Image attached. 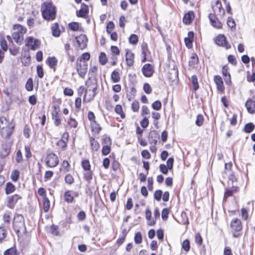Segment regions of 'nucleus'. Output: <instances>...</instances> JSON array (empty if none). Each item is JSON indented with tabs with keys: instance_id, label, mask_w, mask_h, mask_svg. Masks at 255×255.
I'll use <instances>...</instances> for the list:
<instances>
[{
	"instance_id": "f257e3e1",
	"label": "nucleus",
	"mask_w": 255,
	"mask_h": 255,
	"mask_svg": "<svg viewBox=\"0 0 255 255\" xmlns=\"http://www.w3.org/2000/svg\"><path fill=\"white\" fill-rule=\"evenodd\" d=\"M14 126L4 117H0V133L4 138H8L13 132Z\"/></svg>"
},
{
	"instance_id": "f03ea898",
	"label": "nucleus",
	"mask_w": 255,
	"mask_h": 255,
	"mask_svg": "<svg viewBox=\"0 0 255 255\" xmlns=\"http://www.w3.org/2000/svg\"><path fill=\"white\" fill-rule=\"evenodd\" d=\"M43 17L47 20H52L56 16V7L51 2H44L41 7Z\"/></svg>"
},
{
	"instance_id": "7ed1b4c3",
	"label": "nucleus",
	"mask_w": 255,
	"mask_h": 255,
	"mask_svg": "<svg viewBox=\"0 0 255 255\" xmlns=\"http://www.w3.org/2000/svg\"><path fill=\"white\" fill-rule=\"evenodd\" d=\"M76 68L79 75L81 77H84L88 70V63L87 61H83L81 59H77Z\"/></svg>"
},
{
	"instance_id": "20e7f679",
	"label": "nucleus",
	"mask_w": 255,
	"mask_h": 255,
	"mask_svg": "<svg viewBox=\"0 0 255 255\" xmlns=\"http://www.w3.org/2000/svg\"><path fill=\"white\" fill-rule=\"evenodd\" d=\"M0 64L2 62L4 53L7 50L8 45L3 36H0Z\"/></svg>"
},
{
	"instance_id": "39448f33",
	"label": "nucleus",
	"mask_w": 255,
	"mask_h": 255,
	"mask_svg": "<svg viewBox=\"0 0 255 255\" xmlns=\"http://www.w3.org/2000/svg\"><path fill=\"white\" fill-rule=\"evenodd\" d=\"M59 163L57 156L54 153L49 154L46 158V165L50 167L56 166Z\"/></svg>"
},
{
	"instance_id": "423d86ee",
	"label": "nucleus",
	"mask_w": 255,
	"mask_h": 255,
	"mask_svg": "<svg viewBox=\"0 0 255 255\" xmlns=\"http://www.w3.org/2000/svg\"><path fill=\"white\" fill-rule=\"evenodd\" d=\"M96 87H91L86 89L85 91L83 101L88 103L93 100L96 95Z\"/></svg>"
},
{
	"instance_id": "0eeeda50",
	"label": "nucleus",
	"mask_w": 255,
	"mask_h": 255,
	"mask_svg": "<svg viewBox=\"0 0 255 255\" xmlns=\"http://www.w3.org/2000/svg\"><path fill=\"white\" fill-rule=\"evenodd\" d=\"M215 42L218 45L225 47L227 49L231 48V45L227 42L226 37L223 34H219L217 37Z\"/></svg>"
},
{
	"instance_id": "6e6552de",
	"label": "nucleus",
	"mask_w": 255,
	"mask_h": 255,
	"mask_svg": "<svg viewBox=\"0 0 255 255\" xmlns=\"http://www.w3.org/2000/svg\"><path fill=\"white\" fill-rule=\"evenodd\" d=\"M142 72L145 77H150L154 72L153 67L150 64H146L143 66Z\"/></svg>"
},
{
	"instance_id": "1a4fd4ad",
	"label": "nucleus",
	"mask_w": 255,
	"mask_h": 255,
	"mask_svg": "<svg viewBox=\"0 0 255 255\" xmlns=\"http://www.w3.org/2000/svg\"><path fill=\"white\" fill-rule=\"evenodd\" d=\"M76 39L79 48L83 49L86 47L88 39L85 35L81 34L76 37Z\"/></svg>"
},
{
	"instance_id": "9d476101",
	"label": "nucleus",
	"mask_w": 255,
	"mask_h": 255,
	"mask_svg": "<svg viewBox=\"0 0 255 255\" xmlns=\"http://www.w3.org/2000/svg\"><path fill=\"white\" fill-rule=\"evenodd\" d=\"M54 110L52 113V119L54 121V124L56 126H59L61 124V116L59 114V111L57 110L55 106L54 107Z\"/></svg>"
},
{
	"instance_id": "9b49d317",
	"label": "nucleus",
	"mask_w": 255,
	"mask_h": 255,
	"mask_svg": "<svg viewBox=\"0 0 255 255\" xmlns=\"http://www.w3.org/2000/svg\"><path fill=\"white\" fill-rule=\"evenodd\" d=\"M27 31V29L23 26L17 24V43L23 39L22 36Z\"/></svg>"
},
{
	"instance_id": "f8f14e48",
	"label": "nucleus",
	"mask_w": 255,
	"mask_h": 255,
	"mask_svg": "<svg viewBox=\"0 0 255 255\" xmlns=\"http://www.w3.org/2000/svg\"><path fill=\"white\" fill-rule=\"evenodd\" d=\"M208 17L210 21L211 24L215 28H221L222 26V23L217 19L216 17L214 14H209Z\"/></svg>"
},
{
	"instance_id": "ddd939ff",
	"label": "nucleus",
	"mask_w": 255,
	"mask_h": 255,
	"mask_svg": "<svg viewBox=\"0 0 255 255\" xmlns=\"http://www.w3.org/2000/svg\"><path fill=\"white\" fill-rule=\"evenodd\" d=\"M230 226L233 230L237 232L241 231L242 229L241 222L238 218L233 219L231 222Z\"/></svg>"
},
{
	"instance_id": "4468645a",
	"label": "nucleus",
	"mask_w": 255,
	"mask_h": 255,
	"mask_svg": "<svg viewBox=\"0 0 255 255\" xmlns=\"http://www.w3.org/2000/svg\"><path fill=\"white\" fill-rule=\"evenodd\" d=\"M134 58V54L131 51L128 50L126 54V60L128 66L130 67L133 65Z\"/></svg>"
},
{
	"instance_id": "2eb2a0df",
	"label": "nucleus",
	"mask_w": 255,
	"mask_h": 255,
	"mask_svg": "<svg viewBox=\"0 0 255 255\" xmlns=\"http://www.w3.org/2000/svg\"><path fill=\"white\" fill-rule=\"evenodd\" d=\"M89 9L88 6L86 4L83 3L81 4V9L77 11V15L78 17H85L88 13Z\"/></svg>"
},
{
	"instance_id": "dca6fc26",
	"label": "nucleus",
	"mask_w": 255,
	"mask_h": 255,
	"mask_svg": "<svg viewBox=\"0 0 255 255\" xmlns=\"http://www.w3.org/2000/svg\"><path fill=\"white\" fill-rule=\"evenodd\" d=\"M38 41L34 39L32 37H28L26 40V45L32 50H35L38 47Z\"/></svg>"
},
{
	"instance_id": "f3484780",
	"label": "nucleus",
	"mask_w": 255,
	"mask_h": 255,
	"mask_svg": "<svg viewBox=\"0 0 255 255\" xmlns=\"http://www.w3.org/2000/svg\"><path fill=\"white\" fill-rule=\"evenodd\" d=\"M18 221V224L17 225V227H18V229H17V234L20 231V230L25 231V224L23 216L21 215L17 214V222Z\"/></svg>"
},
{
	"instance_id": "a211bd4d",
	"label": "nucleus",
	"mask_w": 255,
	"mask_h": 255,
	"mask_svg": "<svg viewBox=\"0 0 255 255\" xmlns=\"http://www.w3.org/2000/svg\"><path fill=\"white\" fill-rule=\"evenodd\" d=\"M215 83L217 86V89L219 91H223L224 87L222 78L218 75L215 76L214 78Z\"/></svg>"
},
{
	"instance_id": "6ab92c4d",
	"label": "nucleus",
	"mask_w": 255,
	"mask_h": 255,
	"mask_svg": "<svg viewBox=\"0 0 255 255\" xmlns=\"http://www.w3.org/2000/svg\"><path fill=\"white\" fill-rule=\"evenodd\" d=\"M194 18V12L193 11H189L184 15L183 18V22L186 24H189L191 23Z\"/></svg>"
},
{
	"instance_id": "aec40b11",
	"label": "nucleus",
	"mask_w": 255,
	"mask_h": 255,
	"mask_svg": "<svg viewBox=\"0 0 255 255\" xmlns=\"http://www.w3.org/2000/svg\"><path fill=\"white\" fill-rule=\"evenodd\" d=\"M16 204V195L7 197L6 206L10 208L13 209Z\"/></svg>"
},
{
	"instance_id": "412c9836",
	"label": "nucleus",
	"mask_w": 255,
	"mask_h": 255,
	"mask_svg": "<svg viewBox=\"0 0 255 255\" xmlns=\"http://www.w3.org/2000/svg\"><path fill=\"white\" fill-rule=\"evenodd\" d=\"M245 106L250 113L253 114L255 112V102L253 100L251 99L248 100Z\"/></svg>"
},
{
	"instance_id": "4be33fe9",
	"label": "nucleus",
	"mask_w": 255,
	"mask_h": 255,
	"mask_svg": "<svg viewBox=\"0 0 255 255\" xmlns=\"http://www.w3.org/2000/svg\"><path fill=\"white\" fill-rule=\"evenodd\" d=\"M188 37L185 38L184 41L187 47L190 48L192 46V42L194 37L193 32L192 31H189L188 33Z\"/></svg>"
},
{
	"instance_id": "5701e85b",
	"label": "nucleus",
	"mask_w": 255,
	"mask_h": 255,
	"mask_svg": "<svg viewBox=\"0 0 255 255\" xmlns=\"http://www.w3.org/2000/svg\"><path fill=\"white\" fill-rule=\"evenodd\" d=\"M158 137V135L156 131L152 130L149 134V141L151 144H155L157 142V138Z\"/></svg>"
},
{
	"instance_id": "b1692460",
	"label": "nucleus",
	"mask_w": 255,
	"mask_h": 255,
	"mask_svg": "<svg viewBox=\"0 0 255 255\" xmlns=\"http://www.w3.org/2000/svg\"><path fill=\"white\" fill-rule=\"evenodd\" d=\"M46 63L50 68L53 69L54 71H55V66L57 64L58 60L55 57H49L47 59Z\"/></svg>"
},
{
	"instance_id": "393cba45",
	"label": "nucleus",
	"mask_w": 255,
	"mask_h": 255,
	"mask_svg": "<svg viewBox=\"0 0 255 255\" xmlns=\"http://www.w3.org/2000/svg\"><path fill=\"white\" fill-rule=\"evenodd\" d=\"M212 8L213 9V10L215 13L218 12L220 13L222 12V11H223V13H224V10L222 8L221 2L219 0L216 1L215 4L212 6Z\"/></svg>"
},
{
	"instance_id": "a878e982",
	"label": "nucleus",
	"mask_w": 255,
	"mask_h": 255,
	"mask_svg": "<svg viewBox=\"0 0 255 255\" xmlns=\"http://www.w3.org/2000/svg\"><path fill=\"white\" fill-rule=\"evenodd\" d=\"M111 80L114 83H118L121 80V77L119 72L115 70L111 74Z\"/></svg>"
},
{
	"instance_id": "bb28decb",
	"label": "nucleus",
	"mask_w": 255,
	"mask_h": 255,
	"mask_svg": "<svg viewBox=\"0 0 255 255\" xmlns=\"http://www.w3.org/2000/svg\"><path fill=\"white\" fill-rule=\"evenodd\" d=\"M90 144L93 151H97L100 147L99 142L93 137L90 138Z\"/></svg>"
},
{
	"instance_id": "cd10ccee",
	"label": "nucleus",
	"mask_w": 255,
	"mask_h": 255,
	"mask_svg": "<svg viewBox=\"0 0 255 255\" xmlns=\"http://www.w3.org/2000/svg\"><path fill=\"white\" fill-rule=\"evenodd\" d=\"M15 186L10 182H7L6 184L5 191L6 194L12 193L15 191Z\"/></svg>"
},
{
	"instance_id": "c85d7f7f",
	"label": "nucleus",
	"mask_w": 255,
	"mask_h": 255,
	"mask_svg": "<svg viewBox=\"0 0 255 255\" xmlns=\"http://www.w3.org/2000/svg\"><path fill=\"white\" fill-rule=\"evenodd\" d=\"M6 38L8 41V45H9V50L11 54H12L13 55H16V49L14 47H11V44L12 46H13V43L12 40V38L9 35L6 36Z\"/></svg>"
},
{
	"instance_id": "c756f323",
	"label": "nucleus",
	"mask_w": 255,
	"mask_h": 255,
	"mask_svg": "<svg viewBox=\"0 0 255 255\" xmlns=\"http://www.w3.org/2000/svg\"><path fill=\"white\" fill-rule=\"evenodd\" d=\"M52 35L55 37H59L60 34V31L58 29V25L57 23H55L51 27Z\"/></svg>"
},
{
	"instance_id": "7c9ffc66",
	"label": "nucleus",
	"mask_w": 255,
	"mask_h": 255,
	"mask_svg": "<svg viewBox=\"0 0 255 255\" xmlns=\"http://www.w3.org/2000/svg\"><path fill=\"white\" fill-rule=\"evenodd\" d=\"M65 201L67 203H72L73 201L74 198L71 193V191H67L64 194Z\"/></svg>"
},
{
	"instance_id": "2f4dec72",
	"label": "nucleus",
	"mask_w": 255,
	"mask_h": 255,
	"mask_svg": "<svg viewBox=\"0 0 255 255\" xmlns=\"http://www.w3.org/2000/svg\"><path fill=\"white\" fill-rule=\"evenodd\" d=\"M115 112L120 115L121 116V118L122 119H125L126 117V116L125 114L123 112V109L122 106L120 105H117L116 106L115 108Z\"/></svg>"
},
{
	"instance_id": "473e14b6",
	"label": "nucleus",
	"mask_w": 255,
	"mask_h": 255,
	"mask_svg": "<svg viewBox=\"0 0 255 255\" xmlns=\"http://www.w3.org/2000/svg\"><path fill=\"white\" fill-rule=\"evenodd\" d=\"M43 203L44 211L45 212H48L50 208V201L46 196L43 197Z\"/></svg>"
},
{
	"instance_id": "72a5a7b5",
	"label": "nucleus",
	"mask_w": 255,
	"mask_h": 255,
	"mask_svg": "<svg viewBox=\"0 0 255 255\" xmlns=\"http://www.w3.org/2000/svg\"><path fill=\"white\" fill-rule=\"evenodd\" d=\"M191 81L193 85L194 91H197L199 87L197 76L196 75H193L191 78Z\"/></svg>"
},
{
	"instance_id": "f704fd0d",
	"label": "nucleus",
	"mask_w": 255,
	"mask_h": 255,
	"mask_svg": "<svg viewBox=\"0 0 255 255\" xmlns=\"http://www.w3.org/2000/svg\"><path fill=\"white\" fill-rule=\"evenodd\" d=\"M3 255H16V248L13 246L3 252Z\"/></svg>"
},
{
	"instance_id": "c9c22d12",
	"label": "nucleus",
	"mask_w": 255,
	"mask_h": 255,
	"mask_svg": "<svg viewBox=\"0 0 255 255\" xmlns=\"http://www.w3.org/2000/svg\"><path fill=\"white\" fill-rule=\"evenodd\" d=\"M102 144L104 146H111L112 142L111 138L109 136H105L102 139Z\"/></svg>"
},
{
	"instance_id": "e433bc0d",
	"label": "nucleus",
	"mask_w": 255,
	"mask_h": 255,
	"mask_svg": "<svg viewBox=\"0 0 255 255\" xmlns=\"http://www.w3.org/2000/svg\"><path fill=\"white\" fill-rule=\"evenodd\" d=\"M25 88L28 91H31L33 90V84L32 78H29L27 80L25 85Z\"/></svg>"
},
{
	"instance_id": "4c0bfd02",
	"label": "nucleus",
	"mask_w": 255,
	"mask_h": 255,
	"mask_svg": "<svg viewBox=\"0 0 255 255\" xmlns=\"http://www.w3.org/2000/svg\"><path fill=\"white\" fill-rule=\"evenodd\" d=\"M7 236L6 231L3 228L0 227V243H2Z\"/></svg>"
},
{
	"instance_id": "58836bf2",
	"label": "nucleus",
	"mask_w": 255,
	"mask_h": 255,
	"mask_svg": "<svg viewBox=\"0 0 255 255\" xmlns=\"http://www.w3.org/2000/svg\"><path fill=\"white\" fill-rule=\"evenodd\" d=\"M99 58V62L102 65H104L106 64L107 62V58L105 53L101 52Z\"/></svg>"
},
{
	"instance_id": "ea45409f",
	"label": "nucleus",
	"mask_w": 255,
	"mask_h": 255,
	"mask_svg": "<svg viewBox=\"0 0 255 255\" xmlns=\"http://www.w3.org/2000/svg\"><path fill=\"white\" fill-rule=\"evenodd\" d=\"M91 127L93 130L97 133H99L102 129V128L96 121H94L93 123H91Z\"/></svg>"
},
{
	"instance_id": "a19ab883",
	"label": "nucleus",
	"mask_w": 255,
	"mask_h": 255,
	"mask_svg": "<svg viewBox=\"0 0 255 255\" xmlns=\"http://www.w3.org/2000/svg\"><path fill=\"white\" fill-rule=\"evenodd\" d=\"M254 128H255L254 125L252 123H250L245 125V128H244V130L246 132L250 133L253 131V130L254 129Z\"/></svg>"
},
{
	"instance_id": "79ce46f5",
	"label": "nucleus",
	"mask_w": 255,
	"mask_h": 255,
	"mask_svg": "<svg viewBox=\"0 0 255 255\" xmlns=\"http://www.w3.org/2000/svg\"><path fill=\"white\" fill-rule=\"evenodd\" d=\"M181 217L182 218V220L180 222L181 224L183 225H187L189 224L188 219L186 215V214L184 212H182L181 214Z\"/></svg>"
},
{
	"instance_id": "37998d69",
	"label": "nucleus",
	"mask_w": 255,
	"mask_h": 255,
	"mask_svg": "<svg viewBox=\"0 0 255 255\" xmlns=\"http://www.w3.org/2000/svg\"><path fill=\"white\" fill-rule=\"evenodd\" d=\"M138 40V37L136 34H132L129 37V42L130 44L135 45L136 44Z\"/></svg>"
},
{
	"instance_id": "c03bdc74",
	"label": "nucleus",
	"mask_w": 255,
	"mask_h": 255,
	"mask_svg": "<svg viewBox=\"0 0 255 255\" xmlns=\"http://www.w3.org/2000/svg\"><path fill=\"white\" fill-rule=\"evenodd\" d=\"M182 249L186 252H188L190 248V242L188 240H185L183 241L182 245Z\"/></svg>"
},
{
	"instance_id": "a18cd8bd",
	"label": "nucleus",
	"mask_w": 255,
	"mask_h": 255,
	"mask_svg": "<svg viewBox=\"0 0 255 255\" xmlns=\"http://www.w3.org/2000/svg\"><path fill=\"white\" fill-rule=\"evenodd\" d=\"M68 125L70 127V128H76L77 127L78 123L76 121L75 119L73 118H70L69 120L67 122Z\"/></svg>"
},
{
	"instance_id": "49530a36",
	"label": "nucleus",
	"mask_w": 255,
	"mask_h": 255,
	"mask_svg": "<svg viewBox=\"0 0 255 255\" xmlns=\"http://www.w3.org/2000/svg\"><path fill=\"white\" fill-rule=\"evenodd\" d=\"M162 195V191L161 190H156L154 193V198L156 200L159 201L161 200Z\"/></svg>"
},
{
	"instance_id": "de8ad7c7",
	"label": "nucleus",
	"mask_w": 255,
	"mask_h": 255,
	"mask_svg": "<svg viewBox=\"0 0 255 255\" xmlns=\"http://www.w3.org/2000/svg\"><path fill=\"white\" fill-rule=\"evenodd\" d=\"M82 166L84 170L87 171L90 170L91 165L89 160H83L82 163Z\"/></svg>"
},
{
	"instance_id": "09e8293b",
	"label": "nucleus",
	"mask_w": 255,
	"mask_h": 255,
	"mask_svg": "<svg viewBox=\"0 0 255 255\" xmlns=\"http://www.w3.org/2000/svg\"><path fill=\"white\" fill-rule=\"evenodd\" d=\"M161 103L159 101H156L152 104V108L156 111H158L161 108Z\"/></svg>"
},
{
	"instance_id": "8fccbe9b",
	"label": "nucleus",
	"mask_w": 255,
	"mask_h": 255,
	"mask_svg": "<svg viewBox=\"0 0 255 255\" xmlns=\"http://www.w3.org/2000/svg\"><path fill=\"white\" fill-rule=\"evenodd\" d=\"M69 27L73 31H78L79 29V23L76 22L69 23Z\"/></svg>"
},
{
	"instance_id": "3c124183",
	"label": "nucleus",
	"mask_w": 255,
	"mask_h": 255,
	"mask_svg": "<svg viewBox=\"0 0 255 255\" xmlns=\"http://www.w3.org/2000/svg\"><path fill=\"white\" fill-rule=\"evenodd\" d=\"M57 145L61 148L62 150H65L67 147V143L64 141L63 140H59L57 143Z\"/></svg>"
},
{
	"instance_id": "603ef678",
	"label": "nucleus",
	"mask_w": 255,
	"mask_h": 255,
	"mask_svg": "<svg viewBox=\"0 0 255 255\" xmlns=\"http://www.w3.org/2000/svg\"><path fill=\"white\" fill-rule=\"evenodd\" d=\"M134 242L136 244H138L142 242V236L140 232H137L135 234L134 236Z\"/></svg>"
},
{
	"instance_id": "864d4df0",
	"label": "nucleus",
	"mask_w": 255,
	"mask_h": 255,
	"mask_svg": "<svg viewBox=\"0 0 255 255\" xmlns=\"http://www.w3.org/2000/svg\"><path fill=\"white\" fill-rule=\"evenodd\" d=\"M203 122L204 118L203 116L201 115H198L197 117V119L195 122L196 125L200 127L203 125Z\"/></svg>"
},
{
	"instance_id": "5fc2aeb1",
	"label": "nucleus",
	"mask_w": 255,
	"mask_h": 255,
	"mask_svg": "<svg viewBox=\"0 0 255 255\" xmlns=\"http://www.w3.org/2000/svg\"><path fill=\"white\" fill-rule=\"evenodd\" d=\"M65 181L66 183L70 185V184H72L74 182V178L73 177V176L71 174H68L66 175V176L65 177Z\"/></svg>"
},
{
	"instance_id": "6e6d98bb",
	"label": "nucleus",
	"mask_w": 255,
	"mask_h": 255,
	"mask_svg": "<svg viewBox=\"0 0 255 255\" xmlns=\"http://www.w3.org/2000/svg\"><path fill=\"white\" fill-rule=\"evenodd\" d=\"M111 146H103L102 153L103 155H108L111 151Z\"/></svg>"
},
{
	"instance_id": "4d7b16f0",
	"label": "nucleus",
	"mask_w": 255,
	"mask_h": 255,
	"mask_svg": "<svg viewBox=\"0 0 255 255\" xmlns=\"http://www.w3.org/2000/svg\"><path fill=\"white\" fill-rule=\"evenodd\" d=\"M84 178L89 183L91 182L92 179V173L90 170L87 171L86 173L84 174Z\"/></svg>"
},
{
	"instance_id": "13d9d810",
	"label": "nucleus",
	"mask_w": 255,
	"mask_h": 255,
	"mask_svg": "<svg viewBox=\"0 0 255 255\" xmlns=\"http://www.w3.org/2000/svg\"><path fill=\"white\" fill-rule=\"evenodd\" d=\"M9 153V149L7 148L2 147L0 150V156L2 158L5 157L8 155Z\"/></svg>"
},
{
	"instance_id": "bf43d9fd",
	"label": "nucleus",
	"mask_w": 255,
	"mask_h": 255,
	"mask_svg": "<svg viewBox=\"0 0 255 255\" xmlns=\"http://www.w3.org/2000/svg\"><path fill=\"white\" fill-rule=\"evenodd\" d=\"M143 90L145 93L149 94L151 93L152 89L149 84L146 83L143 85Z\"/></svg>"
},
{
	"instance_id": "052dcab7",
	"label": "nucleus",
	"mask_w": 255,
	"mask_h": 255,
	"mask_svg": "<svg viewBox=\"0 0 255 255\" xmlns=\"http://www.w3.org/2000/svg\"><path fill=\"white\" fill-rule=\"evenodd\" d=\"M168 214H169L168 209L167 208H164L162 211V214H161L162 219L164 221L166 220L168 218Z\"/></svg>"
},
{
	"instance_id": "680f3d73",
	"label": "nucleus",
	"mask_w": 255,
	"mask_h": 255,
	"mask_svg": "<svg viewBox=\"0 0 255 255\" xmlns=\"http://www.w3.org/2000/svg\"><path fill=\"white\" fill-rule=\"evenodd\" d=\"M36 70L38 77L40 78H43L44 76V72L42 66L40 65H38L37 66Z\"/></svg>"
},
{
	"instance_id": "e2e57ef3",
	"label": "nucleus",
	"mask_w": 255,
	"mask_h": 255,
	"mask_svg": "<svg viewBox=\"0 0 255 255\" xmlns=\"http://www.w3.org/2000/svg\"><path fill=\"white\" fill-rule=\"evenodd\" d=\"M139 107V102L138 101H134L132 102L131 105V108L133 112H137L138 111Z\"/></svg>"
},
{
	"instance_id": "0e129e2a",
	"label": "nucleus",
	"mask_w": 255,
	"mask_h": 255,
	"mask_svg": "<svg viewBox=\"0 0 255 255\" xmlns=\"http://www.w3.org/2000/svg\"><path fill=\"white\" fill-rule=\"evenodd\" d=\"M168 167L163 164H161L159 165L160 171L164 174H167L168 171Z\"/></svg>"
},
{
	"instance_id": "69168bd1",
	"label": "nucleus",
	"mask_w": 255,
	"mask_h": 255,
	"mask_svg": "<svg viewBox=\"0 0 255 255\" xmlns=\"http://www.w3.org/2000/svg\"><path fill=\"white\" fill-rule=\"evenodd\" d=\"M114 24L113 23V22L112 21H109L107 25V27H106V31L107 32V33H111V31L112 30H113V29L114 28Z\"/></svg>"
},
{
	"instance_id": "338daca9",
	"label": "nucleus",
	"mask_w": 255,
	"mask_h": 255,
	"mask_svg": "<svg viewBox=\"0 0 255 255\" xmlns=\"http://www.w3.org/2000/svg\"><path fill=\"white\" fill-rule=\"evenodd\" d=\"M90 55L88 53H83L81 57L78 58L77 59H82L83 61H87L90 59Z\"/></svg>"
},
{
	"instance_id": "774afa93",
	"label": "nucleus",
	"mask_w": 255,
	"mask_h": 255,
	"mask_svg": "<svg viewBox=\"0 0 255 255\" xmlns=\"http://www.w3.org/2000/svg\"><path fill=\"white\" fill-rule=\"evenodd\" d=\"M227 24L231 28H235L236 23L235 20L232 18H229L227 20Z\"/></svg>"
}]
</instances>
